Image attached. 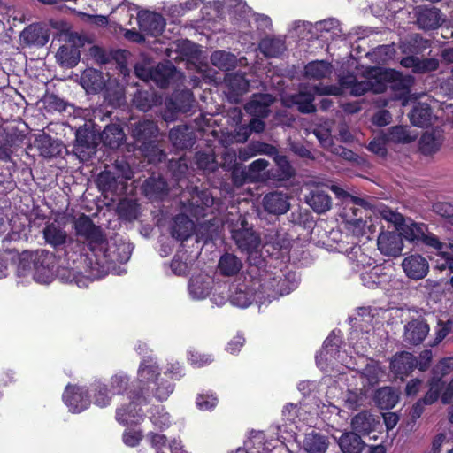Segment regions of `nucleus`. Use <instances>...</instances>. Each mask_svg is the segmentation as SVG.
<instances>
[{"label":"nucleus","instance_id":"nucleus-57","mask_svg":"<svg viewBox=\"0 0 453 453\" xmlns=\"http://www.w3.org/2000/svg\"><path fill=\"white\" fill-rule=\"evenodd\" d=\"M226 81L229 88L236 95H242L249 88V81L240 73L228 74Z\"/></svg>","mask_w":453,"mask_h":453},{"label":"nucleus","instance_id":"nucleus-47","mask_svg":"<svg viewBox=\"0 0 453 453\" xmlns=\"http://www.w3.org/2000/svg\"><path fill=\"white\" fill-rule=\"evenodd\" d=\"M56 58L61 65L73 67L80 59V51L74 46L63 45L58 50Z\"/></svg>","mask_w":453,"mask_h":453},{"label":"nucleus","instance_id":"nucleus-8","mask_svg":"<svg viewBox=\"0 0 453 453\" xmlns=\"http://www.w3.org/2000/svg\"><path fill=\"white\" fill-rule=\"evenodd\" d=\"M342 93V88L337 86H324L322 84L313 86L311 91L301 90L298 94L293 96V102L297 105L302 113H312L316 111L313 104L314 94L318 95H334L338 96Z\"/></svg>","mask_w":453,"mask_h":453},{"label":"nucleus","instance_id":"nucleus-2","mask_svg":"<svg viewBox=\"0 0 453 453\" xmlns=\"http://www.w3.org/2000/svg\"><path fill=\"white\" fill-rule=\"evenodd\" d=\"M158 376V367L152 359L144 360L138 370V383L141 390V395L132 390L128 392L129 406L119 408L116 412V418L122 424H132L141 414V409L138 406L146 402V395L151 385H156V379Z\"/></svg>","mask_w":453,"mask_h":453},{"label":"nucleus","instance_id":"nucleus-21","mask_svg":"<svg viewBox=\"0 0 453 453\" xmlns=\"http://www.w3.org/2000/svg\"><path fill=\"white\" fill-rule=\"evenodd\" d=\"M25 225L18 215L9 217L4 211H0V235L7 234L3 242L16 241L19 239L20 233L24 230Z\"/></svg>","mask_w":453,"mask_h":453},{"label":"nucleus","instance_id":"nucleus-29","mask_svg":"<svg viewBox=\"0 0 453 453\" xmlns=\"http://www.w3.org/2000/svg\"><path fill=\"white\" fill-rule=\"evenodd\" d=\"M211 279L208 275L199 274L190 279L188 292L196 300L204 299L211 292Z\"/></svg>","mask_w":453,"mask_h":453},{"label":"nucleus","instance_id":"nucleus-49","mask_svg":"<svg viewBox=\"0 0 453 453\" xmlns=\"http://www.w3.org/2000/svg\"><path fill=\"white\" fill-rule=\"evenodd\" d=\"M349 261L355 265L357 270L366 269L375 264V260L365 254L360 246L354 245L348 252Z\"/></svg>","mask_w":453,"mask_h":453},{"label":"nucleus","instance_id":"nucleus-48","mask_svg":"<svg viewBox=\"0 0 453 453\" xmlns=\"http://www.w3.org/2000/svg\"><path fill=\"white\" fill-rule=\"evenodd\" d=\"M132 133L137 141H146L157 134V127L154 121L144 119L134 125Z\"/></svg>","mask_w":453,"mask_h":453},{"label":"nucleus","instance_id":"nucleus-39","mask_svg":"<svg viewBox=\"0 0 453 453\" xmlns=\"http://www.w3.org/2000/svg\"><path fill=\"white\" fill-rule=\"evenodd\" d=\"M442 143V135L440 131L426 132L420 138L419 148L422 153L430 155L437 152Z\"/></svg>","mask_w":453,"mask_h":453},{"label":"nucleus","instance_id":"nucleus-56","mask_svg":"<svg viewBox=\"0 0 453 453\" xmlns=\"http://www.w3.org/2000/svg\"><path fill=\"white\" fill-rule=\"evenodd\" d=\"M119 178L115 173L104 171L98 175L97 183L103 191L115 193L118 188Z\"/></svg>","mask_w":453,"mask_h":453},{"label":"nucleus","instance_id":"nucleus-51","mask_svg":"<svg viewBox=\"0 0 453 453\" xmlns=\"http://www.w3.org/2000/svg\"><path fill=\"white\" fill-rule=\"evenodd\" d=\"M211 64L219 69L228 71L236 65V57L223 50H218L211 56Z\"/></svg>","mask_w":453,"mask_h":453},{"label":"nucleus","instance_id":"nucleus-44","mask_svg":"<svg viewBox=\"0 0 453 453\" xmlns=\"http://www.w3.org/2000/svg\"><path fill=\"white\" fill-rule=\"evenodd\" d=\"M242 267V263L235 255L226 253L221 256L218 268L221 274L233 276L237 274Z\"/></svg>","mask_w":453,"mask_h":453},{"label":"nucleus","instance_id":"nucleus-64","mask_svg":"<svg viewBox=\"0 0 453 453\" xmlns=\"http://www.w3.org/2000/svg\"><path fill=\"white\" fill-rule=\"evenodd\" d=\"M434 267L435 269L442 272L444 270H449L451 273H453V257L445 252H440L436 255L434 260Z\"/></svg>","mask_w":453,"mask_h":453},{"label":"nucleus","instance_id":"nucleus-50","mask_svg":"<svg viewBox=\"0 0 453 453\" xmlns=\"http://www.w3.org/2000/svg\"><path fill=\"white\" fill-rule=\"evenodd\" d=\"M304 73L308 78L320 80L330 75L332 69L330 64L326 61H313L306 65Z\"/></svg>","mask_w":453,"mask_h":453},{"label":"nucleus","instance_id":"nucleus-61","mask_svg":"<svg viewBox=\"0 0 453 453\" xmlns=\"http://www.w3.org/2000/svg\"><path fill=\"white\" fill-rule=\"evenodd\" d=\"M128 378L124 373H117L111 378L110 390L112 395H120L127 389Z\"/></svg>","mask_w":453,"mask_h":453},{"label":"nucleus","instance_id":"nucleus-40","mask_svg":"<svg viewBox=\"0 0 453 453\" xmlns=\"http://www.w3.org/2000/svg\"><path fill=\"white\" fill-rule=\"evenodd\" d=\"M124 133L117 124H111L105 127L100 135L104 145L110 148H118L124 140Z\"/></svg>","mask_w":453,"mask_h":453},{"label":"nucleus","instance_id":"nucleus-20","mask_svg":"<svg viewBox=\"0 0 453 453\" xmlns=\"http://www.w3.org/2000/svg\"><path fill=\"white\" fill-rule=\"evenodd\" d=\"M49 38V30L41 24H32L20 34V39L27 46L42 47L48 42Z\"/></svg>","mask_w":453,"mask_h":453},{"label":"nucleus","instance_id":"nucleus-16","mask_svg":"<svg viewBox=\"0 0 453 453\" xmlns=\"http://www.w3.org/2000/svg\"><path fill=\"white\" fill-rule=\"evenodd\" d=\"M415 15L417 24L425 30L435 29L444 21L441 12L436 7L418 6Z\"/></svg>","mask_w":453,"mask_h":453},{"label":"nucleus","instance_id":"nucleus-22","mask_svg":"<svg viewBox=\"0 0 453 453\" xmlns=\"http://www.w3.org/2000/svg\"><path fill=\"white\" fill-rule=\"evenodd\" d=\"M230 303L240 308L248 307L255 298V292L243 281L237 280L229 288Z\"/></svg>","mask_w":453,"mask_h":453},{"label":"nucleus","instance_id":"nucleus-28","mask_svg":"<svg viewBox=\"0 0 453 453\" xmlns=\"http://www.w3.org/2000/svg\"><path fill=\"white\" fill-rule=\"evenodd\" d=\"M400 64L405 68H411L416 73H424L434 71L439 67V61L436 58H431L421 59L415 56L403 58Z\"/></svg>","mask_w":453,"mask_h":453},{"label":"nucleus","instance_id":"nucleus-5","mask_svg":"<svg viewBox=\"0 0 453 453\" xmlns=\"http://www.w3.org/2000/svg\"><path fill=\"white\" fill-rule=\"evenodd\" d=\"M227 228L231 232V236L237 248L249 255H257L261 247L260 236L248 226L245 218L239 215L236 219H227Z\"/></svg>","mask_w":453,"mask_h":453},{"label":"nucleus","instance_id":"nucleus-37","mask_svg":"<svg viewBox=\"0 0 453 453\" xmlns=\"http://www.w3.org/2000/svg\"><path fill=\"white\" fill-rule=\"evenodd\" d=\"M344 219L346 228L353 236L360 237L367 235V238H370L368 234L372 232V227L373 226L372 224L367 225V221L361 218H353L349 211H346L344 213Z\"/></svg>","mask_w":453,"mask_h":453},{"label":"nucleus","instance_id":"nucleus-10","mask_svg":"<svg viewBox=\"0 0 453 453\" xmlns=\"http://www.w3.org/2000/svg\"><path fill=\"white\" fill-rule=\"evenodd\" d=\"M63 400L69 411L73 413H79L86 410L90 404L88 390L78 386H66L63 394Z\"/></svg>","mask_w":453,"mask_h":453},{"label":"nucleus","instance_id":"nucleus-4","mask_svg":"<svg viewBox=\"0 0 453 453\" xmlns=\"http://www.w3.org/2000/svg\"><path fill=\"white\" fill-rule=\"evenodd\" d=\"M388 69L370 67L365 69L359 77L346 75L341 78L340 83L343 88L349 89L353 96H359L367 91L382 93L388 88V79L385 74Z\"/></svg>","mask_w":453,"mask_h":453},{"label":"nucleus","instance_id":"nucleus-32","mask_svg":"<svg viewBox=\"0 0 453 453\" xmlns=\"http://www.w3.org/2000/svg\"><path fill=\"white\" fill-rule=\"evenodd\" d=\"M379 424V418L367 411L357 414L351 420L352 428L363 434H370L372 431L376 430Z\"/></svg>","mask_w":453,"mask_h":453},{"label":"nucleus","instance_id":"nucleus-41","mask_svg":"<svg viewBox=\"0 0 453 453\" xmlns=\"http://www.w3.org/2000/svg\"><path fill=\"white\" fill-rule=\"evenodd\" d=\"M176 73L175 67L170 62L158 64L152 73V81L160 88H165Z\"/></svg>","mask_w":453,"mask_h":453},{"label":"nucleus","instance_id":"nucleus-13","mask_svg":"<svg viewBox=\"0 0 453 453\" xmlns=\"http://www.w3.org/2000/svg\"><path fill=\"white\" fill-rule=\"evenodd\" d=\"M402 267L406 276L411 280H421L429 272V264L426 257L419 254H411L402 262Z\"/></svg>","mask_w":453,"mask_h":453},{"label":"nucleus","instance_id":"nucleus-27","mask_svg":"<svg viewBox=\"0 0 453 453\" xmlns=\"http://www.w3.org/2000/svg\"><path fill=\"white\" fill-rule=\"evenodd\" d=\"M317 36L324 41H335L344 36L340 23L335 19L319 21L314 26Z\"/></svg>","mask_w":453,"mask_h":453},{"label":"nucleus","instance_id":"nucleus-7","mask_svg":"<svg viewBox=\"0 0 453 453\" xmlns=\"http://www.w3.org/2000/svg\"><path fill=\"white\" fill-rule=\"evenodd\" d=\"M400 230L402 231L401 236L410 242H420L438 250L443 248V243L436 235L428 231L427 226L424 223H417L409 219L405 220Z\"/></svg>","mask_w":453,"mask_h":453},{"label":"nucleus","instance_id":"nucleus-30","mask_svg":"<svg viewBox=\"0 0 453 453\" xmlns=\"http://www.w3.org/2000/svg\"><path fill=\"white\" fill-rule=\"evenodd\" d=\"M253 148L258 153L273 156L275 163L281 169L282 173L285 176L289 177L292 175L293 170L287 157L284 155L279 154L275 147L263 142H257L256 144H253Z\"/></svg>","mask_w":453,"mask_h":453},{"label":"nucleus","instance_id":"nucleus-62","mask_svg":"<svg viewBox=\"0 0 453 453\" xmlns=\"http://www.w3.org/2000/svg\"><path fill=\"white\" fill-rule=\"evenodd\" d=\"M192 104L193 96L190 91H183L175 97V108L180 111H189Z\"/></svg>","mask_w":453,"mask_h":453},{"label":"nucleus","instance_id":"nucleus-11","mask_svg":"<svg viewBox=\"0 0 453 453\" xmlns=\"http://www.w3.org/2000/svg\"><path fill=\"white\" fill-rule=\"evenodd\" d=\"M380 252L387 257H398L403 249L401 234L395 231L381 232L377 238Z\"/></svg>","mask_w":453,"mask_h":453},{"label":"nucleus","instance_id":"nucleus-35","mask_svg":"<svg viewBox=\"0 0 453 453\" xmlns=\"http://www.w3.org/2000/svg\"><path fill=\"white\" fill-rule=\"evenodd\" d=\"M328 445L326 436L315 431L306 434L303 442V449L308 453H326Z\"/></svg>","mask_w":453,"mask_h":453},{"label":"nucleus","instance_id":"nucleus-33","mask_svg":"<svg viewBox=\"0 0 453 453\" xmlns=\"http://www.w3.org/2000/svg\"><path fill=\"white\" fill-rule=\"evenodd\" d=\"M384 77L388 79V87L400 91L402 94L407 93L414 83V78L411 75H403L393 69H388Z\"/></svg>","mask_w":453,"mask_h":453},{"label":"nucleus","instance_id":"nucleus-1","mask_svg":"<svg viewBox=\"0 0 453 453\" xmlns=\"http://www.w3.org/2000/svg\"><path fill=\"white\" fill-rule=\"evenodd\" d=\"M73 227L76 236L95 254L100 274L108 273L113 264L129 259L126 244L110 245L101 227L96 226L88 216L82 214L77 218Z\"/></svg>","mask_w":453,"mask_h":453},{"label":"nucleus","instance_id":"nucleus-42","mask_svg":"<svg viewBox=\"0 0 453 453\" xmlns=\"http://www.w3.org/2000/svg\"><path fill=\"white\" fill-rule=\"evenodd\" d=\"M432 111L427 104L418 103L410 114L411 122L417 127H427L432 123Z\"/></svg>","mask_w":453,"mask_h":453},{"label":"nucleus","instance_id":"nucleus-36","mask_svg":"<svg viewBox=\"0 0 453 453\" xmlns=\"http://www.w3.org/2000/svg\"><path fill=\"white\" fill-rule=\"evenodd\" d=\"M375 403L380 409H392L399 401V392L391 387H383L376 391Z\"/></svg>","mask_w":453,"mask_h":453},{"label":"nucleus","instance_id":"nucleus-17","mask_svg":"<svg viewBox=\"0 0 453 453\" xmlns=\"http://www.w3.org/2000/svg\"><path fill=\"white\" fill-rule=\"evenodd\" d=\"M214 203V198L208 190L198 191L196 189L191 196L188 208L186 211L195 218H203L207 215L206 210Z\"/></svg>","mask_w":453,"mask_h":453},{"label":"nucleus","instance_id":"nucleus-24","mask_svg":"<svg viewBox=\"0 0 453 453\" xmlns=\"http://www.w3.org/2000/svg\"><path fill=\"white\" fill-rule=\"evenodd\" d=\"M273 102V96L269 94H257L245 104L244 109L250 115L265 118L269 114V107Z\"/></svg>","mask_w":453,"mask_h":453},{"label":"nucleus","instance_id":"nucleus-23","mask_svg":"<svg viewBox=\"0 0 453 453\" xmlns=\"http://www.w3.org/2000/svg\"><path fill=\"white\" fill-rule=\"evenodd\" d=\"M263 206L265 211L273 215L285 214L290 208L288 197L282 192H271L263 198Z\"/></svg>","mask_w":453,"mask_h":453},{"label":"nucleus","instance_id":"nucleus-43","mask_svg":"<svg viewBox=\"0 0 453 453\" xmlns=\"http://www.w3.org/2000/svg\"><path fill=\"white\" fill-rule=\"evenodd\" d=\"M260 51L268 58H275L286 50L285 41L282 38H265L259 42Z\"/></svg>","mask_w":453,"mask_h":453},{"label":"nucleus","instance_id":"nucleus-31","mask_svg":"<svg viewBox=\"0 0 453 453\" xmlns=\"http://www.w3.org/2000/svg\"><path fill=\"white\" fill-rule=\"evenodd\" d=\"M194 231V222L185 214L177 215L173 219L171 234L179 241L189 238Z\"/></svg>","mask_w":453,"mask_h":453},{"label":"nucleus","instance_id":"nucleus-19","mask_svg":"<svg viewBox=\"0 0 453 453\" xmlns=\"http://www.w3.org/2000/svg\"><path fill=\"white\" fill-rule=\"evenodd\" d=\"M169 139L176 149L186 150L195 144L196 137L193 127L181 125L170 130Z\"/></svg>","mask_w":453,"mask_h":453},{"label":"nucleus","instance_id":"nucleus-54","mask_svg":"<svg viewBox=\"0 0 453 453\" xmlns=\"http://www.w3.org/2000/svg\"><path fill=\"white\" fill-rule=\"evenodd\" d=\"M93 391H94V403L99 407L107 406L111 399V392L107 388V386L101 382L96 381L93 384Z\"/></svg>","mask_w":453,"mask_h":453},{"label":"nucleus","instance_id":"nucleus-38","mask_svg":"<svg viewBox=\"0 0 453 453\" xmlns=\"http://www.w3.org/2000/svg\"><path fill=\"white\" fill-rule=\"evenodd\" d=\"M338 444L342 453H361L364 448L361 437L353 432L342 434Z\"/></svg>","mask_w":453,"mask_h":453},{"label":"nucleus","instance_id":"nucleus-34","mask_svg":"<svg viewBox=\"0 0 453 453\" xmlns=\"http://www.w3.org/2000/svg\"><path fill=\"white\" fill-rule=\"evenodd\" d=\"M306 203L317 213H324L330 210L332 201L329 195L319 188L313 189L305 198Z\"/></svg>","mask_w":453,"mask_h":453},{"label":"nucleus","instance_id":"nucleus-45","mask_svg":"<svg viewBox=\"0 0 453 453\" xmlns=\"http://www.w3.org/2000/svg\"><path fill=\"white\" fill-rule=\"evenodd\" d=\"M385 139L388 142L410 143L416 139V134H411L406 127L395 126L390 127L386 134Z\"/></svg>","mask_w":453,"mask_h":453},{"label":"nucleus","instance_id":"nucleus-18","mask_svg":"<svg viewBox=\"0 0 453 453\" xmlns=\"http://www.w3.org/2000/svg\"><path fill=\"white\" fill-rule=\"evenodd\" d=\"M137 21L140 30L152 36L158 35L165 25V19L160 14L148 11L138 12Z\"/></svg>","mask_w":453,"mask_h":453},{"label":"nucleus","instance_id":"nucleus-25","mask_svg":"<svg viewBox=\"0 0 453 453\" xmlns=\"http://www.w3.org/2000/svg\"><path fill=\"white\" fill-rule=\"evenodd\" d=\"M417 365L416 357L409 352L395 354L390 363L391 372L402 379L407 376Z\"/></svg>","mask_w":453,"mask_h":453},{"label":"nucleus","instance_id":"nucleus-55","mask_svg":"<svg viewBox=\"0 0 453 453\" xmlns=\"http://www.w3.org/2000/svg\"><path fill=\"white\" fill-rule=\"evenodd\" d=\"M443 387L444 383L441 378L433 376L429 381V389L422 399L423 403L425 404H433L435 403L438 400Z\"/></svg>","mask_w":453,"mask_h":453},{"label":"nucleus","instance_id":"nucleus-15","mask_svg":"<svg viewBox=\"0 0 453 453\" xmlns=\"http://www.w3.org/2000/svg\"><path fill=\"white\" fill-rule=\"evenodd\" d=\"M42 236L45 243L54 250H61L64 248L69 239L66 230L57 220L45 224L42 230Z\"/></svg>","mask_w":453,"mask_h":453},{"label":"nucleus","instance_id":"nucleus-26","mask_svg":"<svg viewBox=\"0 0 453 453\" xmlns=\"http://www.w3.org/2000/svg\"><path fill=\"white\" fill-rule=\"evenodd\" d=\"M96 135L91 131L84 128L77 130L74 149L79 157H89L96 152Z\"/></svg>","mask_w":453,"mask_h":453},{"label":"nucleus","instance_id":"nucleus-58","mask_svg":"<svg viewBox=\"0 0 453 453\" xmlns=\"http://www.w3.org/2000/svg\"><path fill=\"white\" fill-rule=\"evenodd\" d=\"M378 211L383 219L392 223L398 229L402 227L406 220L402 214L384 205L379 207Z\"/></svg>","mask_w":453,"mask_h":453},{"label":"nucleus","instance_id":"nucleus-52","mask_svg":"<svg viewBox=\"0 0 453 453\" xmlns=\"http://www.w3.org/2000/svg\"><path fill=\"white\" fill-rule=\"evenodd\" d=\"M142 188L147 196L158 197L166 193L167 185L160 177H151L145 180Z\"/></svg>","mask_w":453,"mask_h":453},{"label":"nucleus","instance_id":"nucleus-12","mask_svg":"<svg viewBox=\"0 0 453 453\" xmlns=\"http://www.w3.org/2000/svg\"><path fill=\"white\" fill-rule=\"evenodd\" d=\"M336 360L341 361L342 364L345 362L344 357L338 349L335 338L330 335L325 340L322 349L316 356V362L321 370L326 371L330 365L335 364Z\"/></svg>","mask_w":453,"mask_h":453},{"label":"nucleus","instance_id":"nucleus-9","mask_svg":"<svg viewBox=\"0 0 453 453\" xmlns=\"http://www.w3.org/2000/svg\"><path fill=\"white\" fill-rule=\"evenodd\" d=\"M429 331V324L424 318L411 319L403 326V341L406 345H419L427 337Z\"/></svg>","mask_w":453,"mask_h":453},{"label":"nucleus","instance_id":"nucleus-46","mask_svg":"<svg viewBox=\"0 0 453 453\" xmlns=\"http://www.w3.org/2000/svg\"><path fill=\"white\" fill-rule=\"evenodd\" d=\"M361 378L364 380L363 385L374 386L377 384L382 376V371L380 368L378 362L374 360L367 361L365 366L358 372Z\"/></svg>","mask_w":453,"mask_h":453},{"label":"nucleus","instance_id":"nucleus-6","mask_svg":"<svg viewBox=\"0 0 453 453\" xmlns=\"http://www.w3.org/2000/svg\"><path fill=\"white\" fill-rule=\"evenodd\" d=\"M80 83L88 93H98L105 90L107 97L119 101L123 96V90L116 79L111 78L108 73L94 68H88L83 71L80 78Z\"/></svg>","mask_w":453,"mask_h":453},{"label":"nucleus","instance_id":"nucleus-53","mask_svg":"<svg viewBox=\"0 0 453 453\" xmlns=\"http://www.w3.org/2000/svg\"><path fill=\"white\" fill-rule=\"evenodd\" d=\"M332 127V121H325L323 124L318 126L313 131L321 146L327 150L334 145L331 134Z\"/></svg>","mask_w":453,"mask_h":453},{"label":"nucleus","instance_id":"nucleus-60","mask_svg":"<svg viewBox=\"0 0 453 453\" xmlns=\"http://www.w3.org/2000/svg\"><path fill=\"white\" fill-rule=\"evenodd\" d=\"M118 212L126 219L133 220L138 216V206L133 201L124 200L119 203Z\"/></svg>","mask_w":453,"mask_h":453},{"label":"nucleus","instance_id":"nucleus-59","mask_svg":"<svg viewBox=\"0 0 453 453\" xmlns=\"http://www.w3.org/2000/svg\"><path fill=\"white\" fill-rule=\"evenodd\" d=\"M18 253L12 249L0 250V278L6 275L8 267L17 259Z\"/></svg>","mask_w":453,"mask_h":453},{"label":"nucleus","instance_id":"nucleus-14","mask_svg":"<svg viewBox=\"0 0 453 453\" xmlns=\"http://www.w3.org/2000/svg\"><path fill=\"white\" fill-rule=\"evenodd\" d=\"M363 285L368 288H387L392 280V275L381 265H373L360 275Z\"/></svg>","mask_w":453,"mask_h":453},{"label":"nucleus","instance_id":"nucleus-63","mask_svg":"<svg viewBox=\"0 0 453 453\" xmlns=\"http://www.w3.org/2000/svg\"><path fill=\"white\" fill-rule=\"evenodd\" d=\"M433 211L437 215L449 219L451 223L453 218V204L448 202L438 201L433 204Z\"/></svg>","mask_w":453,"mask_h":453},{"label":"nucleus","instance_id":"nucleus-3","mask_svg":"<svg viewBox=\"0 0 453 453\" xmlns=\"http://www.w3.org/2000/svg\"><path fill=\"white\" fill-rule=\"evenodd\" d=\"M56 256L47 250L26 252L19 260L18 273L25 276L33 269L35 280L40 283L51 281L56 272Z\"/></svg>","mask_w":453,"mask_h":453}]
</instances>
